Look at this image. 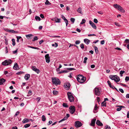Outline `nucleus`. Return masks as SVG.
<instances>
[{
	"mask_svg": "<svg viewBox=\"0 0 129 129\" xmlns=\"http://www.w3.org/2000/svg\"><path fill=\"white\" fill-rule=\"evenodd\" d=\"M19 111H17L15 114V116H17L19 114Z\"/></svg>",
	"mask_w": 129,
	"mask_h": 129,
	"instance_id": "nucleus-61",
	"label": "nucleus"
},
{
	"mask_svg": "<svg viewBox=\"0 0 129 129\" xmlns=\"http://www.w3.org/2000/svg\"><path fill=\"white\" fill-rule=\"evenodd\" d=\"M94 22L95 23H97L98 22V21L96 19H94L93 20Z\"/></svg>",
	"mask_w": 129,
	"mask_h": 129,
	"instance_id": "nucleus-52",
	"label": "nucleus"
},
{
	"mask_svg": "<svg viewBox=\"0 0 129 129\" xmlns=\"http://www.w3.org/2000/svg\"><path fill=\"white\" fill-rule=\"evenodd\" d=\"M13 68L15 70H17L19 69V67L17 63L15 62V63L14 66L13 67Z\"/></svg>",
	"mask_w": 129,
	"mask_h": 129,
	"instance_id": "nucleus-15",
	"label": "nucleus"
},
{
	"mask_svg": "<svg viewBox=\"0 0 129 129\" xmlns=\"http://www.w3.org/2000/svg\"><path fill=\"white\" fill-rule=\"evenodd\" d=\"M60 19L57 18H56L55 19V22L56 23H59L60 22Z\"/></svg>",
	"mask_w": 129,
	"mask_h": 129,
	"instance_id": "nucleus-25",
	"label": "nucleus"
},
{
	"mask_svg": "<svg viewBox=\"0 0 129 129\" xmlns=\"http://www.w3.org/2000/svg\"><path fill=\"white\" fill-rule=\"evenodd\" d=\"M35 18L37 21H39L41 20V18L39 16H36Z\"/></svg>",
	"mask_w": 129,
	"mask_h": 129,
	"instance_id": "nucleus-23",
	"label": "nucleus"
},
{
	"mask_svg": "<svg viewBox=\"0 0 129 129\" xmlns=\"http://www.w3.org/2000/svg\"><path fill=\"white\" fill-rule=\"evenodd\" d=\"M106 103L105 101H103L101 105L103 107H106Z\"/></svg>",
	"mask_w": 129,
	"mask_h": 129,
	"instance_id": "nucleus-24",
	"label": "nucleus"
},
{
	"mask_svg": "<svg viewBox=\"0 0 129 129\" xmlns=\"http://www.w3.org/2000/svg\"><path fill=\"white\" fill-rule=\"evenodd\" d=\"M109 77L111 80H114L116 82H119L120 80L119 77L116 75H110L109 76Z\"/></svg>",
	"mask_w": 129,
	"mask_h": 129,
	"instance_id": "nucleus-3",
	"label": "nucleus"
},
{
	"mask_svg": "<svg viewBox=\"0 0 129 129\" xmlns=\"http://www.w3.org/2000/svg\"><path fill=\"white\" fill-rule=\"evenodd\" d=\"M40 16L42 18H44V16L42 14H41L40 15Z\"/></svg>",
	"mask_w": 129,
	"mask_h": 129,
	"instance_id": "nucleus-62",
	"label": "nucleus"
},
{
	"mask_svg": "<svg viewBox=\"0 0 129 129\" xmlns=\"http://www.w3.org/2000/svg\"><path fill=\"white\" fill-rule=\"evenodd\" d=\"M119 90L122 93H124L123 90L122 89L119 88Z\"/></svg>",
	"mask_w": 129,
	"mask_h": 129,
	"instance_id": "nucleus-49",
	"label": "nucleus"
},
{
	"mask_svg": "<svg viewBox=\"0 0 129 129\" xmlns=\"http://www.w3.org/2000/svg\"><path fill=\"white\" fill-rule=\"evenodd\" d=\"M115 25L117 26H121L118 23H117V22H115Z\"/></svg>",
	"mask_w": 129,
	"mask_h": 129,
	"instance_id": "nucleus-51",
	"label": "nucleus"
},
{
	"mask_svg": "<svg viewBox=\"0 0 129 129\" xmlns=\"http://www.w3.org/2000/svg\"><path fill=\"white\" fill-rule=\"evenodd\" d=\"M71 21L73 23L75 21V19L74 18H71L70 19Z\"/></svg>",
	"mask_w": 129,
	"mask_h": 129,
	"instance_id": "nucleus-41",
	"label": "nucleus"
},
{
	"mask_svg": "<svg viewBox=\"0 0 129 129\" xmlns=\"http://www.w3.org/2000/svg\"><path fill=\"white\" fill-rule=\"evenodd\" d=\"M30 126V124H26L24 125V127L25 128H27Z\"/></svg>",
	"mask_w": 129,
	"mask_h": 129,
	"instance_id": "nucleus-39",
	"label": "nucleus"
},
{
	"mask_svg": "<svg viewBox=\"0 0 129 129\" xmlns=\"http://www.w3.org/2000/svg\"><path fill=\"white\" fill-rule=\"evenodd\" d=\"M98 109V107L97 106V105L96 104L95 105V106L94 108V113H96V111H95V110H96Z\"/></svg>",
	"mask_w": 129,
	"mask_h": 129,
	"instance_id": "nucleus-30",
	"label": "nucleus"
},
{
	"mask_svg": "<svg viewBox=\"0 0 129 129\" xmlns=\"http://www.w3.org/2000/svg\"><path fill=\"white\" fill-rule=\"evenodd\" d=\"M113 6L115 8L117 9L120 11L121 12L123 13H124L125 12V11L119 5L115 4Z\"/></svg>",
	"mask_w": 129,
	"mask_h": 129,
	"instance_id": "nucleus-5",
	"label": "nucleus"
},
{
	"mask_svg": "<svg viewBox=\"0 0 129 129\" xmlns=\"http://www.w3.org/2000/svg\"><path fill=\"white\" fill-rule=\"evenodd\" d=\"M125 80L126 81H128V80H129V77L128 76L126 77Z\"/></svg>",
	"mask_w": 129,
	"mask_h": 129,
	"instance_id": "nucleus-48",
	"label": "nucleus"
},
{
	"mask_svg": "<svg viewBox=\"0 0 129 129\" xmlns=\"http://www.w3.org/2000/svg\"><path fill=\"white\" fill-rule=\"evenodd\" d=\"M80 43V41H76L75 42V44L76 45L79 44Z\"/></svg>",
	"mask_w": 129,
	"mask_h": 129,
	"instance_id": "nucleus-50",
	"label": "nucleus"
},
{
	"mask_svg": "<svg viewBox=\"0 0 129 129\" xmlns=\"http://www.w3.org/2000/svg\"><path fill=\"white\" fill-rule=\"evenodd\" d=\"M125 72V71H121L120 72V76L121 77L123 76V74Z\"/></svg>",
	"mask_w": 129,
	"mask_h": 129,
	"instance_id": "nucleus-29",
	"label": "nucleus"
},
{
	"mask_svg": "<svg viewBox=\"0 0 129 129\" xmlns=\"http://www.w3.org/2000/svg\"><path fill=\"white\" fill-rule=\"evenodd\" d=\"M31 68H32V70L34 71H35L37 69V68L35 66H33L32 67H31Z\"/></svg>",
	"mask_w": 129,
	"mask_h": 129,
	"instance_id": "nucleus-35",
	"label": "nucleus"
},
{
	"mask_svg": "<svg viewBox=\"0 0 129 129\" xmlns=\"http://www.w3.org/2000/svg\"><path fill=\"white\" fill-rule=\"evenodd\" d=\"M67 69L70 70V71H72V70H75L76 69L74 68H68Z\"/></svg>",
	"mask_w": 129,
	"mask_h": 129,
	"instance_id": "nucleus-46",
	"label": "nucleus"
},
{
	"mask_svg": "<svg viewBox=\"0 0 129 129\" xmlns=\"http://www.w3.org/2000/svg\"><path fill=\"white\" fill-rule=\"evenodd\" d=\"M52 79L53 84L56 85L60 84L61 82L59 79L55 77H52Z\"/></svg>",
	"mask_w": 129,
	"mask_h": 129,
	"instance_id": "nucleus-2",
	"label": "nucleus"
},
{
	"mask_svg": "<svg viewBox=\"0 0 129 129\" xmlns=\"http://www.w3.org/2000/svg\"><path fill=\"white\" fill-rule=\"evenodd\" d=\"M62 106L63 107L66 108H68V107L67 104L66 103H63L62 104Z\"/></svg>",
	"mask_w": 129,
	"mask_h": 129,
	"instance_id": "nucleus-31",
	"label": "nucleus"
},
{
	"mask_svg": "<svg viewBox=\"0 0 129 129\" xmlns=\"http://www.w3.org/2000/svg\"><path fill=\"white\" fill-rule=\"evenodd\" d=\"M29 47H30V48H33V49H38V50L39 49V48L37 47H33L32 46H30Z\"/></svg>",
	"mask_w": 129,
	"mask_h": 129,
	"instance_id": "nucleus-57",
	"label": "nucleus"
},
{
	"mask_svg": "<svg viewBox=\"0 0 129 129\" xmlns=\"http://www.w3.org/2000/svg\"><path fill=\"white\" fill-rule=\"evenodd\" d=\"M96 120V118H94L92 119L91 121V123L90 124V125L91 126H93L95 124Z\"/></svg>",
	"mask_w": 129,
	"mask_h": 129,
	"instance_id": "nucleus-14",
	"label": "nucleus"
},
{
	"mask_svg": "<svg viewBox=\"0 0 129 129\" xmlns=\"http://www.w3.org/2000/svg\"><path fill=\"white\" fill-rule=\"evenodd\" d=\"M119 107V108H118L116 109V110L117 111H120L121 109V108L120 107Z\"/></svg>",
	"mask_w": 129,
	"mask_h": 129,
	"instance_id": "nucleus-55",
	"label": "nucleus"
},
{
	"mask_svg": "<svg viewBox=\"0 0 129 129\" xmlns=\"http://www.w3.org/2000/svg\"><path fill=\"white\" fill-rule=\"evenodd\" d=\"M97 101H98V102L99 103V104H99V102L100 101V98H99L98 97H97Z\"/></svg>",
	"mask_w": 129,
	"mask_h": 129,
	"instance_id": "nucleus-54",
	"label": "nucleus"
},
{
	"mask_svg": "<svg viewBox=\"0 0 129 129\" xmlns=\"http://www.w3.org/2000/svg\"><path fill=\"white\" fill-rule=\"evenodd\" d=\"M9 32L11 33H18V32L17 31H15L12 29L10 30Z\"/></svg>",
	"mask_w": 129,
	"mask_h": 129,
	"instance_id": "nucleus-21",
	"label": "nucleus"
},
{
	"mask_svg": "<svg viewBox=\"0 0 129 129\" xmlns=\"http://www.w3.org/2000/svg\"><path fill=\"white\" fill-rule=\"evenodd\" d=\"M106 129H110V126L107 125L106 126Z\"/></svg>",
	"mask_w": 129,
	"mask_h": 129,
	"instance_id": "nucleus-63",
	"label": "nucleus"
},
{
	"mask_svg": "<svg viewBox=\"0 0 129 129\" xmlns=\"http://www.w3.org/2000/svg\"><path fill=\"white\" fill-rule=\"evenodd\" d=\"M41 98L40 97H38L36 98V100L38 101V102H39Z\"/></svg>",
	"mask_w": 129,
	"mask_h": 129,
	"instance_id": "nucleus-53",
	"label": "nucleus"
},
{
	"mask_svg": "<svg viewBox=\"0 0 129 129\" xmlns=\"http://www.w3.org/2000/svg\"><path fill=\"white\" fill-rule=\"evenodd\" d=\"M76 30L77 31H78L79 33H80L81 31V30L78 28H77Z\"/></svg>",
	"mask_w": 129,
	"mask_h": 129,
	"instance_id": "nucleus-59",
	"label": "nucleus"
},
{
	"mask_svg": "<svg viewBox=\"0 0 129 129\" xmlns=\"http://www.w3.org/2000/svg\"><path fill=\"white\" fill-rule=\"evenodd\" d=\"M5 81V80L3 78L0 79V85H2L3 84Z\"/></svg>",
	"mask_w": 129,
	"mask_h": 129,
	"instance_id": "nucleus-19",
	"label": "nucleus"
},
{
	"mask_svg": "<svg viewBox=\"0 0 129 129\" xmlns=\"http://www.w3.org/2000/svg\"><path fill=\"white\" fill-rule=\"evenodd\" d=\"M45 4L46 5H50L51 4L49 2L48 0H46L45 2Z\"/></svg>",
	"mask_w": 129,
	"mask_h": 129,
	"instance_id": "nucleus-32",
	"label": "nucleus"
},
{
	"mask_svg": "<svg viewBox=\"0 0 129 129\" xmlns=\"http://www.w3.org/2000/svg\"><path fill=\"white\" fill-rule=\"evenodd\" d=\"M70 112L71 114H73L75 112V107L74 106H71L69 107Z\"/></svg>",
	"mask_w": 129,
	"mask_h": 129,
	"instance_id": "nucleus-8",
	"label": "nucleus"
},
{
	"mask_svg": "<svg viewBox=\"0 0 129 129\" xmlns=\"http://www.w3.org/2000/svg\"><path fill=\"white\" fill-rule=\"evenodd\" d=\"M42 120L43 121H44L46 120V118L44 115H43L42 117Z\"/></svg>",
	"mask_w": 129,
	"mask_h": 129,
	"instance_id": "nucleus-34",
	"label": "nucleus"
},
{
	"mask_svg": "<svg viewBox=\"0 0 129 129\" xmlns=\"http://www.w3.org/2000/svg\"><path fill=\"white\" fill-rule=\"evenodd\" d=\"M53 93L54 95H55L57 94L58 92L57 91L54 90L53 92Z\"/></svg>",
	"mask_w": 129,
	"mask_h": 129,
	"instance_id": "nucleus-45",
	"label": "nucleus"
},
{
	"mask_svg": "<svg viewBox=\"0 0 129 129\" xmlns=\"http://www.w3.org/2000/svg\"><path fill=\"white\" fill-rule=\"evenodd\" d=\"M12 45L13 46H15V40L14 39H12Z\"/></svg>",
	"mask_w": 129,
	"mask_h": 129,
	"instance_id": "nucleus-36",
	"label": "nucleus"
},
{
	"mask_svg": "<svg viewBox=\"0 0 129 129\" xmlns=\"http://www.w3.org/2000/svg\"><path fill=\"white\" fill-rule=\"evenodd\" d=\"M30 77V75L29 74H26L24 78L26 80H28Z\"/></svg>",
	"mask_w": 129,
	"mask_h": 129,
	"instance_id": "nucleus-20",
	"label": "nucleus"
},
{
	"mask_svg": "<svg viewBox=\"0 0 129 129\" xmlns=\"http://www.w3.org/2000/svg\"><path fill=\"white\" fill-rule=\"evenodd\" d=\"M38 39V37L37 36L34 37V38L33 40V41H34L36 40H37Z\"/></svg>",
	"mask_w": 129,
	"mask_h": 129,
	"instance_id": "nucleus-40",
	"label": "nucleus"
},
{
	"mask_svg": "<svg viewBox=\"0 0 129 129\" xmlns=\"http://www.w3.org/2000/svg\"><path fill=\"white\" fill-rule=\"evenodd\" d=\"M104 43H105V41L104 40L102 41H101V44L102 45L104 44Z\"/></svg>",
	"mask_w": 129,
	"mask_h": 129,
	"instance_id": "nucleus-58",
	"label": "nucleus"
},
{
	"mask_svg": "<svg viewBox=\"0 0 129 129\" xmlns=\"http://www.w3.org/2000/svg\"><path fill=\"white\" fill-rule=\"evenodd\" d=\"M77 12L80 13L81 14H82V9L81 8H79L77 10Z\"/></svg>",
	"mask_w": 129,
	"mask_h": 129,
	"instance_id": "nucleus-22",
	"label": "nucleus"
},
{
	"mask_svg": "<svg viewBox=\"0 0 129 129\" xmlns=\"http://www.w3.org/2000/svg\"><path fill=\"white\" fill-rule=\"evenodd\" d=\"M90 41V40L87 39H85L84 40V42L87 45L89 44Z\"/></svg>",
	"mask_w": 129,
	"mask_h": 129,
	"instance_id": "nucleus-16",
	"label": "nucleus"
},
{
	"mask_svg": "<svg viewBox=\"0 0 129 129\" xmlns=\"http://www.w3.org/2000/svg\"><path fill=\"white\" fill-rule=\"evenodd\" d=\"M89 23L91 25L92 27L96 29V27L95 25L90 20L89 21Z\"/></svg>",
	"mask_w": 129,
	"mask_h": 129,
	"instance_id": "nucleus-12",
	"label": "nucleus"
},
{
	"mask_svg": "<svg viewBox=\"0 0 129 129\" xmlns=\"http://www.w3.org/2000/svg\"><path fill=\"white\" fill-rule=\"evenodd\" d=\"M94 49L96 53H98L99 51L98 50V48L96 47L95 46L94 47Z\"/></svg>",
	"mask_w": 129,
	"mask_h": 129,
	"instance_id": "nucleus-28",
	"label": "nucleus"
},
{
	"mask_svg": "<svg viewBox=\"0 0 129 129\" xmlns=\"http://www.w3.org/2000/svg\"><path fill=\"white\" fill-rule=\"evenodd\" d=\"M84 44L83 43L81 44L80 45V47L82 49H83L84 48Z\"/></svg>",
	"mask_w": 129,
	"mask_h": 129,
	"instance_id": "nucleus-42",
	"label": "nucleus"
},
{
	"mask_svg": "<svg viewBox=\"0 0 129 129\" xmlns=\"http://www.w3.org/2000/svg\"><path fill=\"white\" fill-rule=\"evenodd\" d=\"M12 62V61L10 59L6 60L2 63V64L4 66H7L10 64Z\"/></svg>",
	"mask_w": 129,
	"mask_h": 129,
	"instance_id": "nucleus-7",
	"label": "nucleus"
},
{
	"mask_svg": "<svg viewBox=\"0 0 129 129\" xmlns=\"http://www.w3.org/2000/svg\"><path fill=\"white\" fill-rule=\"evenodd\" d=\"M70 85L69 82L65 83L64 84V86L67 90L69 89L70 87Z\"/></svg>",
	"mask_w": 129,
	"mask_h": 129,
	"instance_id": "nucleus-11",
	"label": "nucleus"
},
{
	"mask_svg": "<svg viewBox=\"0 0 129 129\" xmlns=\"http://www.w3.org/2000/svg\"><path fill=\"white\" fill-rule=\"evenodd\" d=\"M126 97L127 99L129 98V94H127L126 95Z\"/></svg>",
	"mask_w": 129,
	"mask_h": 129,
	"instance_id": "nucleus-64",
	"label": "nucleus"
},
{
	"mask_svg": "<svg viewBox=\"0 0 129 129\" xmlns=\"http://www.w3.org/2000/svg\"><path fill=\"white\" fill-rule=\"evenodd\" d=\"M96 124L99 126H102L103 125V124L99 120H97L96 121Z\"/></svg>",
	"mask_w": 129,
	"mask_h": 129,
	"instance_id": "nucleus-18",
	"label": "nucleus"
},
{
	"mask_svg": "<svg viewBox=\"0 0 129 129\" xmlns=\"http://www.w3.org/2000/svg\"><path fill=\"white\" fill-rule=\"evenodd\" d=\"M99 42L98 40H96L95 41L93 42L92 43L95 44V43H97V42Z\"/></svg>",
	"mask_w": 129,
	"mask_h": 129,
	"instance_id": "nucleus-60",
	"label": "nucleus"
},
{
	"mask_svg": "<svg viewBox=\"0 0 129 129\" xmlns=\"http://www.w3.org/2000/svg\"><path fill=\"white\" fill-rule=\"evenodd\" d=\"M87 59V57H85L84 58V60L83 62L84 63H86V60Z\"/></svg>",
	"mask_w": 129,
	"mask_h": 129,
	"instance_id": "nucleus-44",
	"label": "nucleus"
},
{
	"mask_svg": "<svg viewBox=\"0 0 129 129\" xmlns=\"http://www.w3.org/2000/svg\"><path fill=\"white\" fill-rule=\"evenodd\" d=\"M77 80L79 82L82 83L84 82L85 80V77L82 75H79L77 78Z\"/></svg>",
	"mask_w": 129,
	"mask_h": 129,
	"instance_id": "nucleus-1",
	"label": "nucleus"
},
{
	"mask_svg": "<svg viewBox=\"0 0 129 129\" xmlns=\"http://www.w3.org/2000/svg\"><path fill=\"white\" fill-rule=\"evenodd\" d=\"M67 95L69 101L71 102H73L74 101V98L73 96V94L71 92H68Z\"/></svg>",
	"mask_w": 129,
	"mask_h": 129,
	"instance_id": "nucleus-4",
	"label": "nucleus"
},
{
	"mask_svg": "<svg viewBox=\"0 0 129 129\" xmlns=\"http://www.w3.org/2000/svg\"><path fill=\"white\" fill-rule=\"evenodd\" d=\"M69 116H70V115L68 114L67 113L66 114V116L64 118V119L65 118V120H66L68 118V117H69Z\"/></svg>",
	"mask_w": 129,
	"mask_h": 129,
	"instance_id": "nucleus-27",
	"label": "nucleus"
},
{
	"mask_svg": "<svg viewBox=\"0 0 129 129\" xmlns=\"http://www.w3.org/2000/svg\"><path fill=\"white\" fill-rule=\"evenodd\" d=\"M86 21V20L85 19H83L82 20V21L80 23L81 24H82L83 23H85Z\"/></svg>",
	"mask_w": 129,
	"mask_h": 129,
	"instance_id": "nucleus-33",
	"label": "nucleus"
},
{
	"mask_svg": "<svg viewBox=\"0 0 129 129\" xmlns=\"http://www.w3.org/2000/svg\"><path fill=\"white\" fill-rule=\"evenodd\" d=\"M68 72V71L67 70H64L60 72L59 73H67Z\"/></svg>",
	"mask_w": 129,
	"mask_h": 129,
	"instance_id": "nucleus-38",
	"label": "nucleus"
},
{
	"mask_svg": "<svg viewBox=\"0 0 129 129\" xmlns=\"http://www.w3.org/2000/svg\"><path fill=\"white\" fill-rule=\"evenodd\" d=\"M45 59L46 62L49 63L50 61V57L49 54H47L45 56Z\"/></svg>",
	"mask_w": 129,
	"mask_h": 129,
	"instance_id": "nucleus-10",
	"label": "nucleus"
},
{
	"mask_svg": "<svg viewBox=\"0 0 129 129\" xmlns=\"http://www.w3.org/2000/svg\"><path fill=\"white\" fill-rule=\"evenodd\" d=\"M36 73L38 74H39L40 72V71L39 69H37V70L35 71Z\"/></svg>",
	"mask_w": 129,
	"mask_h": 129,
	"instance_id": "nucleus-43",
	"label": "nucleus"
},
{
	"mask_svg": "<svg viewBox=\"0 0 129 129\" xmlns=\"http://www.w3.org/2000/svg\"><path fill=\"white\" fill-rule=\"evenodd\" d=\"M30 121V120L29 119H27V118H25L22 121L23 123H26L28 122H29Z\"/></svg>",
	"mask_w": 129,
	"mask_h": 129,
	"instance_id": "nucleus-17",
	"label": "nucleus"
},
{
	"mask_svg": "<svg viewBox=\"0 0 129 129\" xmlns=\"http://www.w3.org/2000/svg\"><path fill=\"white\" fill-rule=\"evenodd\" d=\"M119 84L121 86H124V87H126V86H127L126 85H125V84H124L123 83H120Z\"/></svg>",
	"mask_w": 129,
	"mask_h": 129,
	"instance_id": "nucleus-56",
	"label": "nucleus"
},
{
	"mask_svg": "<svg viewBox=\"0 0 129 129\" xmlns=\"http://www.w3.org/2000/svg\"><path fill=\"white\" fill-rule=\"evenodd\" d=\"M125 42L127 43H129V40L126 39L125 41Z\"/></svg>",
	"mask_w": 129,
	"mask_h": 129,
	"instance_id": "nucleus-47",
	"label": "nucleus"
},
{
	"mask_svg": "<svg viewBox=\"0 0 129 129\" xmlns=\"http://www.w3.org/2000/svg\"><path fill=\"white\" fill-rule=\"evenodd\" d=\"M61 17L65 21L66 23V26H67L68 24V20L65 18V17L63 15H61Z\"/></svg>",
	"mask_w": 129,
	"mask_h": 129,
	"instance_id": "nucleus-13",
	"label": "nucleus"
},
{
	"mask_svg": "<svg viewBox=\"0 0 129 129\" xmlns=\"http://www.w3.org/2000/svg\"><path fill=\"white\" fill-rule=\"evenodd\" d=\"M95 94L97 95H99L101 93L100 88L96 87L94 89Z\"/></svg>",
	"mask_w": 129,
	"mask_h": 129,
	"instance_id": "nucleus-6",
	"label": "nucleus"
},
{
	"mask_svg": "<svg viewBox=\"0 0 129 129\" xmlns=\"http://www.w3.org/2000/svg\"><path fill=\"white\" fill-rule=\"evenodd\" d=\"M32 91L31 90H30L28 92V95H27V96H29L31 95H32Z\"/></svg>",
	"mask_w": 129,
	"mask_h": 129,
	"instance_id": "nucleus-37",
	"label": "nucleus"
},
{
	"mask_svg": "<svg viewBox=\"0 0 129 129\" xmlns=\"http://www.w3.org/2000/svg\"><path fill=\"white\" fill-rule=\"evenodd\" d=\"M75 126L76 127H80L82 125V124L81 122L78 121H75Z\"/></svg>",
	"mask_w": 129,
	"mask_h": 129,
	"instance_id": "nucleus-9",
	"label": "nucleus"
},
{
	"mask_svg": "<svg viewBox=\"0 0 129 129\" xmlns=\"http://www.w3.org/2000/svg\"><path fill=\"white\" fill-rule=\"evenodd\" d=\"M25 36H26V37L27 39H29V38L30 37L33 36V35L31 34H29L28 35H26Z\"/></svg>",
	"mask_w": 129,
	"mask_h": 129,
	"instance_id": "nucleus-26",
	"label": "nucleus"
}]
</instances>
